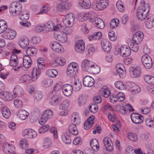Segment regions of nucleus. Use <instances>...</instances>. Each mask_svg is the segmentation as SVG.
<instances>
[{
	"label": "nucleus",
	"instance_id": "obj_50",
	"mask_svg": "<svg viewBox=\"0 0 154 154\" xmlns=\"http://www.w3.org/2000/svg\"><path fill=\"white\" fill-rule=\"evenodd\" d=\"M86 101V97L85 96L81 95L78 99V103L80 106L84 105Z\"/></svg>",
	"mask_w": 154,
	"mask_h": 154
},
{
	"label": "nucleus",
	"instance_id": "obj_6",
	"mask_svg": "<svg viewBox=\"0 0 154 154\" xmlns=\"http://www.w3.org/2000/svg\"><path fill=\"white\" fill-rule=\"evenodd\" d=\"M144 37V35L141 32H137L133 35L132 41L133 43L136 44H139L142 41Z\"/></svg>",
	"mask_w": 154,
	"mask_h": 154
},
{
	"label": "nucleus",
	"instance_id": "obj_44",
	"mask_svg": "<svg viewBox=\"0 0 154 154\" xmlns=\"http://www.w3.org/2000/svg\"><path fill=\"white\" fill-rule=\"evenodd\" d=\"M16 13L15 15H19L22 12V5L19 2H17V6L16 7Z\"/></svg>",
	"mask_w": 154,
	"mask_h": 154
},
{
	"label": "nucleus",
	"instance_id": "obj_2",
	"mask_svg": "<svg viewBox=\"0 0 154 154\" xmlns=\"http://www.w3.org/2000/svg\"><path fill=\"white\" fill-rule=\"evenodd\" d=\"M142 62L144 67L147 69H150L152 66L151 58L147 54L143 55L141 58Z\"/></svg>",
	"mask_w": 154,
	"mask_h": 154
},
{
	"label": "nucleus",
	"instance_id": "obj_32",
	"mask_svg": "<svg viewBox=\"0 0 154 154\" xmlns=\"http://www.w3.org/2000/svg\"><path fill=\"white\" fill-rule=\"evenodd\" d=\"M17 2H13L11 3L9 7V11L11 13L13 14V16H15L16 13V7L17 6Z\"/></svg>",
	"mask_w": 154,
	"mask_h": 154
},
{
	"label": "nucleus",
	"instance_id": "obj_15",
	"mask_svg": "<svg viewBox=\"0 0 154 154\" xmlns=\"http://www.w3.org/2000/svg\"><path fill=\"white\" fill-rule=\"evenodd\" d=\"M51 46L52 49L57 52H60L62 48V46L57 42H52L51 44Z\"/></svg>",
	"mask_w": 154,
	"mask_h": 154
},
{
	"label": "nucleus",
	"instance_id": "obj_21",
	"mask_svg": "<svg viewBox=\"0 0 154 154\" xmlns=\"http://www.w3.org/2000/svg\"><path fill=\"white\" fill-rule=\"evenodd\" d=\"M90 145L92 149L95 151H98L99 149V144L96 139H93L90 141Z\"/></svg>",
	"mask_w": 154,
	"mask_h": 154
},
{
	"label": "nucleus",
	"instance_id": "obj_14",
	"mask_svg": "<svg viewBox=\"0 0 154 154\" xmlns=\"http://www.w3.org/2000/svg\"><path fill=\"white\" fill-rule=\"evenodd\" d=\"M100 71V66L95 63H91L89 72L94 74L99 73Z\"/></svg>",
	"mask_w": 154,
	"mask_h": 154
},
{
	"label": "nucleus",
	"instance_id": "obj_60",
	"mask_svg": "<svg viewBox=\"0 0 154 154\" xmlns=\"http://www.w3.org/2000/svg\"><path fill=\"white\" fill-rule=\"evenodd\" d=\"M78 66V65L77 63L75 62H72L69 64L68 66L67 70H75V69H78L77 68Z\"/></svg>",
	"mask_w": 154,
	"mask_h": 154
},
{
	"label": "nucleus",
	"instance_id": "obj_48",
	"mask_svg": "<svg viewBox=\"0 0 154 154\" xmlns=\"http://www.w3.org/2000/svg\"><path fill=\"white\" fill-rule=\"evenodd\" d=\"M73 88L74 87L77 91H79L82 88V83L81 81H79V80H78V82L77 81H75L74 82V84L72 85Z\"/></svg>",
	"mask_w": 154,
	"mask_h": 154
},
{
	"label": "nucleus",
	"instance_id": "obj_40",
	"mask_svg": "<svg viewBox=\"0 0 154 154\" xmlns=\"http://www.w3.org/2000/svg\"><path fill=\"white\" fill-rule=\"evenodd\" d=\"M98 106L95 103H91L89 107L91 111L94 113L97 112L98 110Z\"/></svg>",
	"mask_w": 154,
	"mask_h": 154
},
{
	"label": "nucleus",
	"instance_id": "obj_9",
	"mask_svg": "<svg viewBox=\"0 0 154 154\" xmlns=\"http://www.w3.org/2000/svg\"><path fill=\"white\" fill-rule=\"evenodd\" d=\"M83 83V85L85 86L91 87L94 83V80L91 76L87 75L84 78Z\"/></svg>",
	"mask_w": 154,
	"mask_h": 154
},
{
	"label": "nucleus",
	"instance_id": "obj_57",
	"mask_svg": "<svg viewBox=\"0 0 154 154\" xmlns=\"http://www.w3.org/2000/svg\"><path fill=\"white\" fill-rule=\"evenodd\" d=\"M108 36L110 40L112 41H114L116 39L117 37L115 36L114 32L113 30H111L109 32Z\"/></svg>",
	"mask_w": 154,
	"mask_h": 154
},
{
	"label": "nucleus",
	"instance_id": "obj_17",
	"mask_svg": "<svg viewBox=\"0 0 154 154\" xmlns=\"http://www.w3.org/2000/svg\"><path fill=\"white\" fill-rule=\"evenodd\" d=\"M32 61L31 58L29 56L25 55L23 58V65L26 68L29 67L31 65Z\"/></svg>",
	"mask_w": 154,
	"mask_h": 154
},
{
	"label": "nucleus",
	"instance_id": "obj_34",
	"mask_svg": "<svg viewBox=\"0 0 154 154\" xmlns=\"http://www.w3.org/2000/svg\"><path fill=\"white\" fill-rule=\"evenodd\" d=\"M77 19L80 22H83L88 20V15L87 13L85 14L83 12H81L79 14Z\"/></svg>",
	"mask_w": 154,
	"mask_h": 154
},
{
	"label": "nucleus",
	"instance_id": "obj_45",
	"mask_svg": "<svg viewBox=\"0 0 154 154\" xmlns=\"http://www.w3.org/2000/svg\"><path fill=\"white\" fill-rule=\"evenodd\" d=\"M55 62L61 66H63L66 63V60L63 57H58L56 59Z\"/></svg>",
	"mask_w": 154,
	"mask_h": 154
},
{
	"label": "nucleus",
	"instance_id": "obj_61",
	"mask_svg": "<svg viewBox=\"0 0 154 154\" xmlns=\"http://www.w3.org/2000/svg\"><path fill=\"white\" fill-rule=\"evenodd\" d=\"M133 87H131V88H132L131 91L132 92H134L136 93L139 92L140 91V89L139 87L135 84L133 83Z\"/></svg>",
	"mask_w": 154,
	"mask_h": 154
},
{
	"label": "nucleus",
	"instance_id": "obj_11",
	"mask_svg": "<svg viewBox=\"0 0 154 154\" xmlns=\"http://www.w3.org/2000/svg\"><path fill=\"white\" fill-rule=\"evenodd\" d=\"M37 64L38 68L35 67L33 68L32 72V76H39L41 72L40 70L44 67V64L43 63L41 62Z\"/></svg>",
	"mask_w": 154,
	"mask_h": 154
},
{
	"label": "nucleus",
	"instance_id": "obj_62",
	"mask_svg": "<svg viewBox=\"0 0 154 154\" xmlns=\"http://www.w3.org/2000/svg\"><path fill=\"white\" fill-rule=\"evenodd\" d=\"M62 139L66 144H69L71 143L70 137L68 135L64 136L63 137Z\"/></svg>",
	"mask_w": 154,
	"mask_h": 154
},
{
	"label": "nucleus",
	"instance_id": "obj_54",
	"mask_svg": "<svg viewBox=\"0 0 154 154\" xmlns=\"http://www.w3.org/2000/svg\"><path fill=\"white\" fill-rule=\"evenodd\" d=\"M128 137L130 140L133 141H136L137 139V135L131 132L128 133Z\"/></svg>",
	"mask_w": 154,
	"mask_h": 154
},
{
	"label": "nucleus",
	"instance_id": "obj_7",
	"mask_svg": "<svg viewBox=\"0 0 154 154\" xmlns=\"http://www.w3.org/2000/svg\"><path fill=\"white\" fill-rule=\"evenodd\" d=\"M24 136L29 139H32L35 137L37 135L36 132L32 129H26L23 131Z\"/></svg>",
	"mask_w": 154,
	"mask_h": 154
},
{
	"label": "nucleus",
	"instance_id": "obj_51",
	"mask_svg": "<svg viewBox=\"0 0 154 154\" xmlns=\"http://www.w3.org/2000/svg\"><path fill=\"white\" fill-rule=\"evenodd\" d=\"M31 79L30 76L28 74H26L22 76L21 77V79L23 83H28L29 80Z\"/></svg>",
	"mask_w": 154,
	"mask_h": 154
},
{
	"label": "nucleus",
	"instance_id": "obj_10",
	"mask_svg": "<svg viewBox=\"0 0 154 154\" xmlns=\"http://www.w3.org/2000/svg\"><path fill=\"white\" fill-rule=\"evenodd\" d=\"M104 145L107 151L111 152L113 150V144L110 139L108 137H105L103 139Z\"/></svg>",
	"mask_w": 154,
	"mask_h": 154
},
{
	"label": "nucleus",
	"instance_id": "obj_27",
	"mask_svg": "<svg viewBox=\"0 0 154 154\" xmlns=\"http://www.w3.org/2000/svg\"><path fill=\"white\" fill-rule=\"evenodd\" d=\"M102 33L101 32H95L94 34L90 35L89 36L88 38L90 41L92 39L94 40H99L102 38Z\"/></svg>",
	"mask_w": 154,
	"mask_h": 154
},
{
	"label": "nucleus",
	"instance_id": "obj_42",
	"mask_svg": "<svg viewBox=\"0 0 154 154\" xmlns=\"http://www.w3.org/2000/svg\"><path fill=\"white\" fill-rule=\"evenodd\" d=\"M21 13V16L20 17L21 20L26 21L29 19V15L26 11H23Z\"/></svg>",
	"mask_w": 154,
	"mask_h": 154
},
{
	"label": "nucleus",
	"instance_id": "obj_35",
	"mask_svg": "<svg viewBox=\"0 0 154 154\" xmlns=\"http://www.w3.org/2000/svg\"><path fill=\"white\" fill-rule=\"evenodd\" d=\"M115 75H119L121 78H123L125 76V73L121 67H119L118 69H116V72L114 73Z\"/></svg>",
	"mask_w": 154,
	"mask_h": 154
},
{
	"label": "nucleus",
	"instance_id": "obj_8",
	"mask_svg": "<svg viewBox=\"0 0 154 154\" xmlns=\"http://www.w3.org/2000/svg\"><path fill=\"white\" fill-rule=\"evenodd\" d=\"M75 51L77 52L83 53L85 49V45L84 41L82 40H78L75 43Z\"/></svg>",
	"mask_w": 154,
	"mask_h": 154
},
{
	"label": "nucleus",
	"instance_id": "obj_53",
	"mask_svg": "<svg viewBox=\"0 0 154 154\" xmlns=\"http://www.w3.org/2000/svg\"><path fill=\"white\" fill-rule=\"evenodd\" d=\"M51 139L48 138L45 139L43 143V146L45 148L49 147L51 145Z\"/></svg>",
	"mask_w": 154,
	"mask_h": 154
},
{
	"label": "nucleus",
	"instance_id": "obj_4",
	"mask_svg": "<svg viewBox=\"0 0 154 154\" xmlns=\"http://www.w3.org/2000/svg\"><path fill=\"white\" fill-rule=\"evenodd\" d=\"M132 122L134 123L138 124L142 123L144 118L142 115L138 113L133 112L131 115Z\"/></svg>",
	"mask_w": 154,
	"mask_h": 154
},
{
	"label": "nucleus",
	"instance_id": "obj_29",
	"mask_svg": "<svg viewBox=\"0 0 154 154\" xmlns=\"http://www.w3.org/2000/svg\"><path fill=\"white\" fill-rule=\"evenodd\" d=\"M56 39L58 41L63 43L67 42L68 40L66 34L63 33L61 34L58 35Z\"/></svg>",
	"mask_w": 154,
	"mask_h": 154
},
{
	"label": "nucleus",
	"instance_id": "obj_13",
	"mask_svg": "<svg viewBox=\"0 0 154 154\" xmlns=\"http://www.w3.org/2000/svg\"><path fill=\"white\" fill-rule=\"evenodd\" d=\"M0 96H3L2 97L7 101H11L15 97L14 95H13L11 94L8 91H4L1 92Z\"/></svg>",
	"mask_w": 154,
	"mask_h": 154
},
{
	"label": "nucleus",
	"instance_id": "obj_1",
	"mask_svg": "<svg viewBox=\"0 0 154 154\" xmlns=\"http://www.w3.org/2000/svg\"><path fill=\"white\" fill-rule=\"evenodd\" d=\"M116 51L115 53L116 55L119 54L120 52V54L123 57H126L129 56L131 54V50L128 48V46L124 45L121 47L120 48H117L116 49Z\"/></svg>",
	"mask_w": 154,
	"mask_h": 154
},
{
	"label": "nucleus",
	"instance_id": "obj_43",
	"mask_svg": "<svg viewBox=\"0 0 154 154\" xmlns=\"http://www.w3.org/2000/svg\"><path fill=\"white\" fill-rule=\"evenodd\" d=\"M88 15V19H90V20L92 22L94 23L96 18L98 17H96V14L93 12H90L87 13Z\"/></svg>",
	"mask_w": 154,
	"mask_h": 154
},
{
	"label": "nucleus",
	"instance_id": "obj_36",
	"mask_svg": "<svg viewBox=\"0 0 154 154\" xmlns=\"http://www.w3.org/2000/svg\"><path fill=\"white\" fill-rule=\"evenodd\" d=\"M46 74L48 76L50 77L55 78L58 74V72L56 69H49L46 72Z\"/></svg>",
	"mask_w": 154,
	"mask_h": 154
},
{
	"label": "nucleus",
	"instance_id": "obj_38",
	"mask_svg": "<svg viewBox=\"0 0 154 154\" xmlns=\"http://www.w3.org/2000/svg\"><path fill=\"white\" fill-rule=\"evenodd\" d=\"M26 51L27 54V56H33L35 52L36 53V50L34 48L29 47L26 48Z\"/></svg>",
	"mask_w": 154,
	"mask_h": 154
},
{
	"label": "nucleus",
	"instance_id": "obj_23",
	"mask_svg": "<svg viewBox=\"0 0 154 154\" xmlns=\"http://www.w3.org/2000/svg\"><path fill=\"white\" fill-rule=\"evenodd\" d=\"M100 94L103 97L107 98L111 94V91L110 89L106 86H104L101 90Z\"/></svg>",
	"mask_w": 154,
	"mask_h": 154
},
{
	"label": "nucleus",
	"instance_id": "obj_58",
	"mask_svg": "<svg viewBox=\"0 0 154 154\" xmlns=\"http://www.w3.org/2000/svg\"><path fill=\"white\" fill-rule=\"evenodd\" d=\"M51 102H54L55 103L58 104L59 102L61 101V97L57 95H54L51 98Z\"/></svg>",
	"mask_w": 154,
	"mask_h": 154
},
{
	"label": "nucleus",
	"instance_id": "obj_49",
	"mask_svg": "<svg viewBox=\"0 0 154 154\" xmlns=\"http://www.w3.org/2000/svg\"><path fill=\"white\" fill-rule=\"evenodd\" d=\"M64 18L70 20L72 22H74L75 19V17L73 14L69 13L66 15Z\"/></svg>",
	"mask_w": 154,
	"mask_h": 154
},
{
	"label": "nucleus",
	"instance_id": "obj_41",
	"mask_svg": "<svg viewBox=\"0 0 154 154\" xmlns=\"http://www.w3.org/2000/svg\"><path fill=\"white\" fill-rule=\"evenodd\" d=\"M119 20L116 19H112L110 22V28L111 29H113L117 27L119 25Z\"/></svg>",
	"mask_w": 154,
	"mask_h": 154
},
{
	"label": "nucleus",
	"instance_id": "obj_46",
	"mask_svg": "<svg viewBox=\"0 0 154 154\" xmlns=\"http://www.w3.org/2000/svg\"><path fill=\"white\" fill-rule=\"evenodd\" d=\"M115 85L116 87L121 90H123L125 88V86L121 81H117L115 83Z\"/></svg>",
	"mask_w": 154,
	"mask_h": 154
},
{
	"label": "nucleus",
	"instance_id": "obj_22",
	"mask_svg": "<svg viewBox=\"0 0 154 154\" xmlns=\"http://www.w3.org/2000/svg\"><path fill=\"white\" fill-rule=\"evenodd\" d=\"M13 91L15 97L17 96H20L23 94L22 88L19 85H17L15 87Z\"/></svg>",
	"mask_w": 154,
	"mask_h": 154
},
{
	"label": "nucleus",
	"instance_id": "obj_52",
	"mask_svg": "<svg viewBox=\"0 0 154 154\" xmlns=\"http://www.w3.org/2000/svg\"><path fill=\"white\" fill-rule=\"evenodd\" d=\"M70 27L71 26H67L63 30V33L66 34V36L67 35H71L72 33L73 29Z\"/></svg>",
	"mask_w": 154,
	"mask_h": 154
},
{
	"label": "nucleus",
	"instance_id": "obj_56",
	"mask_svg": "<svg viewBox=\"0 0 154 154\" xmlns=\"http://www.w3.org/2000/svg\"><path fill=\"white\" fill-rule=\"evenodd\" d=\"M14 104L16 108H20L22 107L23 104L22 101L19 99H16L14 101Z\"/></svg>",
	"mask_w": 154,
	"mask_h": 154
},
{
	"label": "nucleus",
	"instance_id": "obj_18",
	"mask_svg": "<svg viewBox=\"0 0 154 154\" xmlns=\"http://www.w3.org/2000/svg\"><path fill=\"white\" fill-rule=\"evenodd\" d=\"M103 50L107 52H109L111 49V44L109 41H106L101 43Z\"/></svg>",
	"mask_w": 154,
	"mask_h": 154
},
{
	"label": "nucleus",
	"instance_id": "obj_19",
	"mask_svg": "<svg viewBox=\"0 0 154 154\" xmlns=\"http://www.w3.org/2000/svg\"><path fill=\"white\" fill-rule=\"evenodd\" d=\"M79 4L83 8L88 9L91 7V3L90 0H79Z\"/></svg>",
	"mask_w": 154,
	"mask_h": 154
},
{
	"label": "nucleus",
	"instance_id": "obj_28",
	"mask_svg": "<svg viewBox=\"0 0 154 154\" xmlns=\"http://www.w3.org/2000/svg\"><path fill=\"white\" fill-rule=\"evenodd\" d=\"M94 24L95 26L97 28L102 29L105 26V24L103 21L100 18H96Z\"/></svg>",
	"mask_w": 154,
	"mask_h": 154
},
{
	"label": "nucleus",
	"instance_id": "obj_64",
	"mask_svg": "<svg viewBox=\"0 0 154 154\" xmlns=\"http://www.w3.org/2000/svg\"><path fill=\"white\" fill-rule=\"evenodd\" d=\"M117 100L119 101H122L125 99V97L124 94L122 92H119L117 94Z\"/></svg>",
	"mask_w": 154,
	"mask_h": 154
},
{
	"label": "nucleus",
	"instance_id": "obj_59",
	"mask_svg": "<svg viewBox=\"0 0 154 154\" xmlns=\"http://www.w3.org/2000/svg\"><path fill=\"white\" fill-rule=\"evenodd\" d=\"M149 4L147 3L145 4L144 5L142 6L140 8H139L138 9H142V10H143V12H146V14H148L149 10Z\"/></svg>",
	"mask_w": 154,
	"mask_h": 154
},
{
	"label": "nucleus",
	"instance_id": "obj_12",
	"mask_svg": "<svg viewBox=\"0 0 154 154\" xmlns=\"http://www.w3.org/2000/svg\"><path fill=\"white\" fill-rule=\"evenodd\" d=\"M108 5V1L107 0H100L96 3L95 8L98 10H103L106 8Z\"/></svg>",
	"mask_w": 154,
	"mask_h": 154
},
{
	"label": "nucleus",
	"instance_id": "obj_33",
	"mask_svg": "<svg viewBox=\"0 0 154 154\" xmlns=\"http://www.w3.org/2000/svg\"><path fill=\"white\" fill-rule=\"evenodd\" d=\"M146 26L149 28H151L154 26V19L151 17L147 18L145 22Z\"/></svg>",
	"mask_w": 154,
	"mask_h": 154
},
{
	"label": "nucleus",
	"instance_id": "obj_5",
	"mask_svg": "<svg viewBox=\"0 0 154 154\" xmlns=\"http://www.w3.org/2000/svg\"><path fill=\"white\" fill-rule=\"evenodd\" d=\"M62 90L63 94L66 96H70L73 90V87L68 84L64 85L62 87Z\"/></svg>",
	"mask_w": 154,
	"mask_h": 154
},
{
	"label": "nucleus",
	"instance_id": "obj_24",
	"mask_svg": "<svg viewBox=\"0 0 154 154\" xmlns=\"http://www.w3.org/2000/svg\"><path fill=\"white\" fill-rule=\"evenodd\" d=\"M91 64L89 60H85L82 62V67L84 70L89 72Z\"/></svg>",
	"mask_w": 154,
	"mask_h": 154
},
{
	"label": "nucleus",
	"instance_id": "obj_16",
	"mask_svg": "<svg viewBox=\"0 0 154 154\" xmlns=\"http://www.w3.org/2000/svg\"><path fill=\"white\" fill-rule=\"evenodd\" d=\"M6 34V36L7 39H13L14 38L16 35V32L14 30L10 29H7L4 34Z\"/></svg>",
	"mask_w": 154,
	"mask_h": 154
},
{
	"label": "nucleus",
	"instance_id": "obj_31",
	"mask_svg": "<svg viewBox=\"0 0 154 154\" xmlns=\"http://www.w3.org/2000/svg\"><path fill=\"white\" fill-rule=\"evenodd\" d=\"M44 30L46 31L50 32L54 28V23L51 22H49L44 25Z\"/></svg>",
	"mask_w": 154,
	"mask_h": 154
},
{
	"label": "nucleus",
	"instance_id": "obj_63",
	"mask_svg": "<svg viewBox=\"0 0 154 154\" xmlns=\"http://www.w3.org/2000/svg\"><path fill=\"white\" fill-rule=\"evenodd\" d=\"M145 122L146 125L149 127L154 126V121H153L150 119H146Z\"/></svg>",
	"mask_w": 154,
	"mask_h": 154
},
{
	"label": "nucleus",
	"instance_id": "obj_25",
	"mask_svg": "<svg viewBox=\"0 0 154 154\" xmlns=\"http://www.w3.org/2000/svg\"><path fill=\"white\" fill-rule=\"evenodd\" d=\"M17 115L21 119L24 120L26 119L29 115V113L25 110H20L18 112Z\"/></svg>",
	"mask_w": 154,
	"mask_h": 154
},
{
	"label": "nucleus",
	"instance_id": "obj_47",
	"mask_svg": "<svg viewBox=\"0 0 154 154\" xmlns=\"http://www.w3.org/2000/svg\"><path fill=\"white\" fill-rule=\"evenodd\" d=\"M78 70L76 69L75 70H67V74L70 77H73L78 73Z\"/></svg>",
	"mask_w": 154,
	"mask_h": 154
},
{
	"label": "nucleus",
	"instance_id": "obj_26",
	"mask_svg": "<svg viewBox=\"0 0 154 154\" xmlns=\"http://www.w3.org/2000/svg\"><path fill=\"white\" fill-rule=\"evenodd\" d=\"M2 112L3 116L6 119H8L11 115L10 110L8 108L4 106L2 109Z\"/></svg>",
	"mask_w": 154,
	"mask_h": 154
},
{
	"label": "nucleus",
	"instance_id": "obj_20",
	"mask_svg": "<svg viewBox=\"0 0 154 154\" xmlns=\"http://www.w3.org/2000/svg\"><path fill=\"white\" fill-rule=\"evenodd\" d=\"M143 10L138 9L137 12V17L138 19L140 20H144L147 16L146 12H143Z\"/></svg>",
	"mask_w": 154,
	"mask_h": 154
},
{
	"label": "nucleus",
	"instance_id": "obj_37",
	"mask_svg": "<svg viewBox=\"0 0 154 154\" xmlns=\"http://www.w3.org/2000/svg\"><path fill=\"white\" fill-rule=\"evenodd\" d=\"M138 44L133 42H130L128 44V48L130 49V50H132L134 51L137 52L139 50Z\"/></svg>",
	"mask_w": 154,
	"mask_h": 154
},
{
	"label": "nucleus",
	"instance_id": "obj_3",
	"mask_svg": "<svg viewBox=\"0 0 154 154\" xmlns=\"http://www.w3.org/2000/svg\"><path fill=\"white\" fill-rule=\"evenodd\" d=\"M129 72L132 78H137L141 75L142 70L139 66H137L135 67H130L129 68Z\"/></svg>",
	"mask_w": 154,
	"mask_h": 154
},
{
	"label": "nucleus",
	"instance_id": "obj_39",
	"mask_svg": "<svg viewBox=\"0 0 154 154\" xmlns=\"http://www.w3.org/2000/svg\"><path fill=\"white\" fill-rule=\"evenodd\" d=\"M19 145L21 147L25 149L29 148V143L26 140L24 139L19 142Z\"/></svg>",
	"mask_w": 154,
	"mask_h": 154
},
{
	"label": "nucleus",
	"instance_id": "obj_30",
	"mask_svg": "<svg viewBox=\"0 0 154 154\" xmlns=\"http://www.w3.org/2000/svg\"><path fill=\"white\" fill-rule=\"evenodd\" d=\"M144 79L147 83L154 85V76L146 75L144 76Z\"/></svg>",
	"mask_w": 154,
	"mask_h": 154
},
{
	"label": "nucleus",
	"instance_id": "obj_55",
	"mask_svg": "<svg viewBox=\"0 0 154 154\" xmlns=\"http://www.w3.org/2000/svg\"><path fill=\"white\" fill-rule=\"evenodd\" d=\"M49 126L48 125H45L41 127L38 130V132L40 134H42L48 131L49 128Z\"/></svg>",
	"mask_w": 154,
	"mask_h": 154
}]
</instances>
